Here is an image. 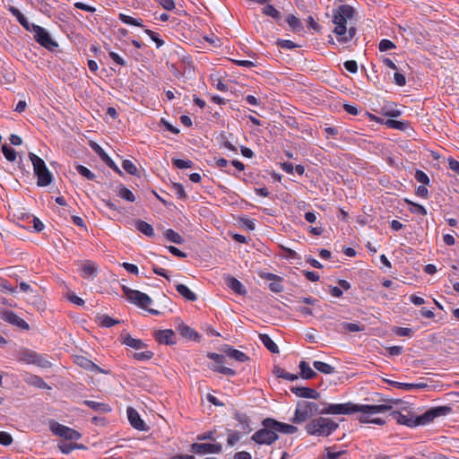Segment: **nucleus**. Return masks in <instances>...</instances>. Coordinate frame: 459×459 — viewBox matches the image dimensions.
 Masks as SVG:
<instances>
[{"label":"nucleus","mask_w":459,"mask_h":459,"mask_svg":"<svg viewBox=\"0 0 459 459\" xmlns=\"http://www.w3.org/2000/svg\"><path fill=\"white\" fill-rule=\"evenodd\" d=\"M121 288L126 299L141 308L147 309L148 306L152 303V299L143 292L132 290L126 285H122Z\"/></svg>","instance_id":"423d86ee"},{"label":"nucleus","mask_w":459,"mask_h":459,"mask_svg":"<svg viewBox=\"0 0 459 459\" xmlns=\"http://www.w3.org/2000/svg\"><path fill=\"white\" fill-rule=\"evenodd\" d=\"M300 374L304 379H312L316 376V373L309 367L306 361L299 363Z\"/></svg>","instance_id":"f704fd0d"},{"label":"nucleus","mask_w":459,"mask_h":459,"mask_svg":"<svg viewBox=\"0 0 459 459\" xmlns=\"http://www.w3.org/2000/svg\"><path fill=\"white\" fill-rule=\"evenodd\" d=\"M18 359L21 362L33 364L42 368H48L51 366V363L42 355L27 349L20 351Z\"/></svg>","instance_id":"6e6552de"},{"label":"nucleus","mask_w":459,"mask_h":459,"mask_svg":"<svg viewBox=\"0 0 459 459\" xmlns=\"http://www.w3.org/2000/svg\"><path fill=\"white\" fill-rule=\"evenodd\" d=\"M173 165L178 169H188L192 168L194 163L190 160L173 159Z\"/></svg>","instance_id":"3c124183"},{"label":"nucleus","mask_w":459,"mask_h":459,"mask_svg":"<svg viewBox=\"0 0 459 459\" xmlns=\"http://www.w3.org/2000/svg\"><path fill=\"white\" fill-rule=\"evenodd\" d=\"M122 342L134 350H142L146 347V344L140 339L133 338L127 333L121 334Z\"/></svg>","instance_id":"4be33fe9"},{"label":"nucleus","mask_w":459,"mask_h":459,"mask_svg":"<svg viewBox=\"0 0 459 459\" xmlns=\"http://www.w3.org/2000/svg\"><path fill=\"white\" fill-rule=\"evenodd\" d=\"M92 148L100 155V157L106 163L107 166H108L110 169H112L117 174H119V175L123 174L121 169L116 165V163L112 160V159L104 152V150L100 145H98L97 143H94Z\"/></svg>","instance_id":"aec40b11"},{"label":"nucleus","mask_w":459,"mask_h":459,"mask_svg":"<svg viewBox=\"0 0 459 459\" xmlns=\"http://www.w3.org/2000/svg\"><path fill=\"white\" fill-rule=\"evenodd\" d=\"M76 170L80 175H82V177L86 178L89 180H93L96 178L94 173H92L89 169L82 165H77Z\"/></svg>","instance_id":"09e8293b"},{"label":"nucleus","mask_w":459,"mask_h":459,"mask_svg":"<svg viewBox=\"0 0 459 459\" xmlns=\"http://www.w3.org/2000/svg\"><path fill=\"white\" fill-rule=\"evenodd\" d=\"M414 178L415 179L423 184V185H429V176L422 170L420 169H416L415 171V174H414Z\"/></svg>","instance_id":"864d4df0"},{"label":"nucleus","mask_w":459,"mask_h":459,"mask_svg":"<svg viewBox=\"0 0 459 459\" xmlns=\"http://www.w3.org/2000/svg\"><path fill=\"white\" fill-rule=\"evenodd\" d=\"M172 188L175 192V194L178 195L180 199H185L186 197V192L184 190V187L179 183H174L172 186Z\"/></svg>","instance_id":"bf43d9fd"},{"label":"nucleus","mask_w":459,"mask_h":459,"mask_svg":"<svg viewBox=\"0 0 459 459\" xmlns=\"http://www.w3.org/2000/svg\"><path fill=\"white\" fill-rule=\"evenodd\" d=\"M58 448L63 454H69L75 449V446H74V443L61 442L58 445Z\"/></svg>","instance_id":"0e129e2a"},{"label":"nucleus","mask_w":459,"mask_h":459,"mask_svg":"<svg viewBox=\"0 0 459 459\" xmlns=\"http://www.w3.org/2000/svg\"><path fill=\"white\" fill-rule=\"evenodd\" d=\"M263 429L255 432L251 439L259 445H271L278 439L274 429L266 426V419L262 421Z\"/></svg>","instance_id":"0eeeda50"},{"label":"nucleus","mask_w":459,"mask_h":459,"mask_svg":"<svg viewBox=\"0 0 459 459\" xmlns=\"http://www.w3.org/2000/svg\"><path fill=\"white\" fill-rule=\"evenodd\" d=\"M153 352L147 351L142 352H135L133 354V358L137 360H149L152 358Z\"/></svg>","instance_id":"13d9d810"},{"label":"nucleus","mask_w":459,"mask_h":459,"mask_svg":"<svg viewBox=\"0 0 459 459\" xmlns=\"http://www.w3.org/2000/svg\"><path fill=\"white\" fill-rule=\"evenodd\" d=\"M405 202L411 205V207L410 208V212H412V213H418V214H420L422 216H425L427 215V210L426 208L421 205V204H419L417 203H414V202H411L408 199H405Z\"/></svg>","instance_id":"79ce46f5"},{"label":"nucleus","mask_w":459,"mask_h":459,"mask_svg":"<svg viewBox=\"0 0 459 459\" xmlns=\"http://www.w3.org/2000/svg\"><path fill=\"white\" fill-rule=\"evenodd\" d=\"M321 412L323 414H351L358 412V404L352 403L326 404Z\"/></svg>","instance_id":"9d476101"},{"label":"nucleus","mask_w":459,"mask_h":459,"mask_svg":"<svg viewBox=\"0 0 459 459\" xmlns=\"http://www.w3.org/2000/svg\"><path fill=\"white\" fill-rule=\"evenodd\" d=\"M207 357L215 362V365H221L225 362V356L218 353H208Z\"/></svg>","instance_id":"e2e57ef3"},{"label":"nucleus","mask_w":459,"mask_h":459,"mask_svg":"<svg viewBox=\"0 0 459 459\" xmlns=\"http://www.w3.org/2000/svg\"><path fill=\"white\" fill-rule=\"evenodd\" d=\"M234 418L240 423L241 428L245 432L250 431L248 418L246 414L237 412Z\"/></svg>","instance_id":"de8ad7c7"},{"label":"nucleus","mask_w":459,"mask_h":459,"mask_svg":"<svg viewBox=\"0 0 459 459\" xmlns=\"http://www.w3.org/2000/svg\"><path fill=\"white\" fill-rule=\"evenodd\" d=\"M144 32L156 43L158 48L164 45V40L160 39L158 33L148 29L144 30Z\"/></svg>","instance_id":"5fc2aeb1"},{"label":"nucleus","mask_w":459,"mask_h":459,"mask_svg":"<svg viewBox=\"0 0 459 459\" xmlns=\"http://www.w3.org/2000/svg\"><path fill=\"white\" fill-rule=\"evenodd\" d=\"M337 428L338 424L331 419L319 417L307 424L306 430L309 435L327 437Z\"/></svg>","instance_id":"20e7f679"},{"label":"nucleus","mask_w":459,"mask_h":459,"mask_svg":"<svg viewBox=\"0 0 459 459\" xmlns=\"http://www.w3.org/2000/svg\"><path fill=\"white\" fill-rule=\"evenodd\" d=\"M313 366L316 370L324 374H333L335 371L333 366L319 360L314 361Z\"/></svg>","instance_id":"c9c22d12"},{"label":"nucleus","mask_w":459,"mask_h":459,"mask_svg":"<svg viewBox=\"0 0 459 459\" xmlns=\"http://www.w3.org/2000/svg\"><path fill=\"white\" fill-rule=\"evenodd\" d=\"M388 127L405 131L409 127V124L403 121H398L394 119H387L385 123Z\"/></svg>","instance_id":"ea45409f"},{"label":"nucleus","mask_w":459,"mask_h":459,"mask_svg":"<svg viewBox=\"0 0 459 459\" xmlns=\"http://www.w3.org/2000/svg\"><path fill=\"white\" fill-rule=\"evenodd\" d=\"M119 19L121 22H123L124 23L126 24H128V25H133V26H138V27H143V21L142 20H137V19H134L129 15H126V14H124V13H120L119 14Z\"/></svg>","instance_id":"c03bdc74"},{"label":"nucleus","mask_w":459,"mask_h":459,"mask_svg":"<svg viewBox=\"0 0 459 459\" xmlns=\"http://www.w3.org/2000/svg\"><path fill=\"white\" fill-rule=\"evenodd\" d=\"M163 236L169 241L180 245L184 242V238L175 230L168 229L163 232Z\"/></svg>","instance_id":"72a5a7b5"},{"label":"nucleus","mask_w":459,"mask_h":459,"mask_svg":"<svg viewBox=\"0 0 459 459\" xmlns=\"http://www.w3.org/2000/svg\"><path fill=\"white\" fill-rule=\"evenodd\" d=\"M223 352L230 359H233L239 362H245L249 359L247 354L230 346H226L223 350Z\"/></svg>","instance_id":"5701e85b"},{"label":"nucleus","mask_w":459,"mask_h":459,"mask_svg":"<svg viewBox=\"0 0 459 459\" xmlns=\"http://www.w3.org/2000/svg\"><path fill=\"white\" fill-rule=\"evenodd\" d=\"M259 340L264 345V347L270 351L272 353H279V348L277 344L271 339V337L266 333H260Z\"/></svg>","instance_id":"cd10ccee"},{"label":"nucleus","mask_w":459,"mask_h":459,"mask_svg":"<svg viewBox=\"0 0 459 459\" xmlns=\"http://www.w3.org/2000/svg\"><path fill=\"white\" fill-rule=\"evenodd\" d=\"M226 281L229 288H230L234 292L239 295H245L247 293V290L244 285L235 277L229 276Z\"/></svg>","instance_id":"393cba45"},{"label":"nucleus","mask_w":459,"mask_h":459,"mask_svg":"<svg viewBox=\"0 0 459 459\" xmlns=\"http://www.w3.org/2000/svg\"><path fill=\"white\" fill-rule=\"evenodd\" d=\"M342 328L348 332H361L364 331L365 325L361 324L343 322L342 324Z\"/></svg>","instance_id":"49530a36"},{"label":"nucleus","mask_w":459,"mask_h":459,"mask_svg":"<svg viewBox=\"0 0 459 459\" xmlns=\"http://www.w3.org/2000/svg\"><path fill=\"white\" fill-rule=\"evenodd\" d=\"M158 3L167 11H172L176 6L174 0H158Z\"/></svg>","instance_id":"338daca9"},{"label":"nucleus","mask_w":459,"mask_h":459,"mask_svg":"<svg viewBox=\"0 0 459 459\" xmlns=\"http://www.w3.org/2000/svg\"><path fill=\"white\" fill-rule=\"evenodd\" d=\"M176 329L180 333V335L184 338H186L189 340H197L200 337L199 334L195 330H193L191 327H189L186 325L179 324Z\"/></svg>","instance_id":"b1692460"},{"label":"nucleus","mask_w":459,"mask_h":459,"mask_svg":"<svg viewBox=\"0 0 459 459\" xmlns=\"http://www.w3.org/2000/svg\"><path fill=\"white\" fill-rule=\"evenodd\" d=\"M354 15V9L348 4H342L333 10V23L334 29L333 32L337 36L338 41L347 43L356 35L357 29L354 26L347 28L348 21Z\"/></svg>","instance_id":"f03ea898"},{"label":"nucleus","mask_w":459,"mask_h":459,"mask_svg":"<svg viewBox=\"0 0 459 459\" xmlns=\"http://www.w3.org/2000/svg\"><path fill=\"white\" fill-rule=\"evenodd\" d=\"M395 48H396V46L391 40L386 39H382L378 45V48L382 52L387 51L390 49H394Z\"/></svg>","instance_id":"6e6d98bb"},{"label":"nucleus","mask_w":459,"mask_h":459,"mask_svg":"<svg viewBox=\"0 0 459 459\" xmlns=\"http://www.w3.org/2000/svg\"><path fill=\"white\" fill-rule=\"evenodd\" d=\"M127 418L131 424V426L141 431H146L148 429L147 425L145 422L141 419L139 413L136 410H134L132 407L127 408Z\"/></svg>","instance_id":"4468645a"},{"label":"nucleus","mask_w":459,"mask_h":459,"mask_svg":"<svg viewBox=\"0 0 459 459\" xmlns=\"http://www.w3.org/2000/svg\"><path fill=\"white\" fill-rule=\"evenodd\" d=\"M394 333L398 336H407L410 337L412 333V329L406 327H394Z\"/></svg>","instance_id":"052dcab7"},{"label":"nucleus","mask_w":459,"mask_h":459,"mask_svg":"<svg viewBox=\"0 0 459 459\" xmlns=\"http://www.w3.org/2000/svg\"><path fill=\"white\" fill-rule=\"evenodd\" d=\"M286 22L293 32H299L303 29L301 21L294 14H289L286 18Z\"/></svg>","instance_id":"473e14b6"},{"label":"nucleus","mask_w":459,"mask_h":459,"mask_svg":"<svg viewBox=\"0 0 459 459\" xmlns=\"http://www.w3.org/2000/svg\"><path fill=\"white\" fill-rule=\"evenodd\" d=\"M403 411L405 413L399 411H393L390 415L397 423L411 428L419 425H426L437 417L446 416L452 411V408L446 405L433 407L418 417H414L411 411L405 409H403Z\"/></svg>","instance_id":"f257e3e1"},{"label":"nucleus","mask_w":459,"mask_h":459,"mask_svg":"<svg viewBox=\"0 0 459 459\" xmlns=\"http://www.w3.org/2000/svg\"><path fill=\"white\" fill-rule=\"evenodd\" d=\"M394 80L395 84H397L398 86H404L406 83L405 76L403 74L398 73V72L394 73Z\"/></svg>","instance_id":"774afa93"},{"label":"nucleus","mask_w":459,"mask_h":459,"mask_svg":"<svg viewBox=\"0 0 459 459\" xmlns=\"http://www.w3.org/2000/svg\"><path fill=\"white\" fill-rule=\"evenodd\" d=\"M343 65L345 69L351 74H356L358 71V64L354 60L345 61Z\"/></svg>","instance_id":"69168bd1"},{"label":"nucleus","mask_w":459,"mask_h":459,"mask_svg":"<svg viewBox=\"0 0 459 459\" xmlns=\"http://www.w3.org/2000/svg\"><path fill=\"white\" fill-rule=\"evenodd\" d=\"M265 279L273 280V281L269 284V288L273 292L280 293L283 290V286L281 283V277L273 273H267Z\"/></svg>","instance_id":"7c9ffc66"},{"label":"nucleus","mask_w":459,"mask_h":459,"mask_svg":"<svg viewBox=\"0 0 459 459\" xmlns=\"http://www.w3.org/2000/svg\"><path fill=\"white\" fill-rule=\"evenodd\" d=\"M392 410V405L389 404H379V405H368V404H358V412L364 414H377L383 413Z\"/></svg>","instance_id":"dca6fc26"},{"label":"nucleus","mask_w":459,"mask_h":459,"mask_svg":"<svg viewBox=\"0 0 459 459\" xmlns=\"http://www.w3.org/2000/svg\"><path fill=\"white\" fill-rule=\"evenodd\" d=\"M155 338L161 344L171 345L176 342L175 333L170 329L156 331Z\"/></svg>","instance_id":"a211bd4d"},{"label":"nucleus","mask_w":459,"mask_h":459,"mask_svg":"<svg viewBox=\"0 0 459 459\" xmlns=\"http://www.w3.org/2000/svg\"><path fill=\"white\" fill-rule=\"evenodd\" d=\"M29 159L32 163L33 171L37 177V185L40 187L49 186L52 183L53 176L46 166L45 161L33 152L29 153Z\"/></svg>","instance_id":"7ed1b4c3"},{"label":"nucleus","mask_w":459,"mask_h":459,"mask_svg":"<svg viewBox=\"0 0 459 459\" xmlns=\"http://www.w3.org/2000/svg\"><path fill=\"white\" fill-rule=\"evenodd\" d=\"M98 321L101 326L104 327H111L113 325H116L119 324V321L117 319L112 318L111 316L108 315H100L98 316Z\"/></svg>","instance_id":"58836bf2"},{"label":"nucleus","mask_w":459,"mask_h":459,"mask_svg":"<svg viewBox=\"0 0 459 459\" xmlns=\"http://www.w3.org/2000/svg\"><path fill=\"white\" fill-rule=\"evenodd\" d=\"M240 438V435L238 431L230 430L228 434L227 443L229 446H234Z\"/></svg>","instance_id":"4d7b16f0"},{"label":"nucleus","mask_w":459,"mask_h":459,"mask_svg":"<svg viewBox=\"0 0 459 459\" xmlns=\"http://www.w3.org/2000/svg\"><path fill=\"white\" fill-rule=\"evenodd\" d=\"M211 369L214 372H219L221 374L233 377L236 375V371L230 368L224 367L222 364L221 365H212Z\"/></svg>","instance_id":"37998d69"},{"label":"nucleus","mask_w":459,"mask_h":459,"mask_svg":"<svg viewBox=\"0 0 459 459\" xmlns=\"http://www.w3.org/2000/svg\"><path fill=\"white\" fill-rule=\"evenodd\" d=\"M122 167L130 175L134 176L138 172L136 166L129 160H124L122 162Z\"/></svg>","instance_id":"8fccbe9b"},{"label":"nucleus","mask_w":459,"mask_h":459,"mask_svg":"<svg viewBox=\"0 0 459 459\" xmlns=\"http://www.w3.org/2000/svg\"><path fill=\"white\" fill-rule=\"evenodd\" d=\"M176 290L182 297H184L187 300L195 301L197 299L196 294L190 290L189 288L185 284H177Z\"/></svg>","instance_id":"c85d7f7f"},{"label":"nucleus","mask_w":459,"mask_h":459,"mask_svg":"<svg viewBox=\"0 0 459 459\" xmlns=\"http://www.w3.org/2000/svg\"><path fill=\"white\" fill-rule=\"evenodd\" d=\"M135 228L137 230H139L141 233H143L146 237L152 238L155 235L152 226L144 221H141V220L136 221Z\"/></svg>","instance_id":"bb28decb"},{"label":"nucleus","mask_w":459,"mask_h":459,"mask_svg":"<svg viewBox=\"0 0 459 459\" xmlns=\"http://www.w3.org/2000/svg\"><path fill=\"white\" fill-rule=\"evenodd\" d=\"M276 45L281 48H286V49H294V48H299V45L295 44L291 40L281 39H279L276 41Z\"/></svg>","instance_id":"603ef678"},{"label":"nucleus","mask_w":459,"mask_h":459,"mask_svg":"<svg viewBox=\"0 0 459 459\" xmlns=\"http://www.w3.org/2000/svg\"><path fill=\"white\" fill-rule=\"evenodd\" d=\"M290 391L297 396L302 398H311L317 400L320 397V394L317 391L309 387L293 386L290 388Z\"/></svg>","instance_id":"6ab92c4d"},{"label":"nucleus","mask_w":459,"mask_h":459,"mask_svg":"<svg viewBox=\"0 0 459 459\" xmlns=\"http://www.w3.org/2000/svg\"><path fill=\"white\" fill-rule=\"evenodd\" d=\"M83 403L95 411L108 412L111 411L110 406L107 403H99V402L91 401V400H85V401H83Z\"/></svg>","instance_id":"2f4dec72"},{"label":"nucleus","mask_w":459,"mask_h":459,"mask_svg":"<svg viewBox=\"0 0 459 459\" xmlns=\"http://www.w3.org/2000/svg\"><path fill=\"white\" fill-rule=\"evenodd\" d=\"M222 450L221 444H204V443H194L191 445L190 451L197 455L205 454H220Z\"/></svg>","instance_id":"f8f14e48"},{"label":"nucleus","mask_w":459,"mask_h":459,"mask_svg":"<svg viewBox=\"0 0 459 459\" xmlns=\"http://www.w3.org/2000/svg\"><path fill=\"white\" fill-rule=\"evenodd\" d=\"M24 381L28 385H34L39 388H50L48 385L40 377L36 375L27 374L26 377H24Z\"/></svg>","instance_id":"a878e982"},{"label":"nucleus","mask_w":459,"mask_h":459,"mask_svg":"<svg viewBox=\"0 0 459 459\" xmlns=\"http://www.w3.org/2000/svg\"><path fill=\"white\" fill-rule=\"evenodd\" d=\"M266 426L274 429L275 433L281 432L284 434H294L298 431V428L287 423L280 422L272 418H266Z\"/></svg>","instance_id":"ddd939ff"},{"label":"nucleus","mask_w":459,"mask_h":459,"mask_svg":"<svg viewBox=\"0 0 459 459\" xmlns=\"http://www.w3.org/2000/svg\"><path fill=\"white\" fill-rule=\"evenodd\" d=\"M117 194L119 197H121L128 202H134V200H135V197H134V195L133 194V192L122 185L117 187Z\"/></svg>","instance_id":"4c0bfd02"},{"label":"nucleus","mask_w":459,"mask_h":459,"mask_svg":"<svg viewBox=\"0 0 459 459\" xmlns=\"http://www.w3.org/2000/svg\"><path fill=\"white\" fill-rule=\"evenodd\" d=\"M50 429L55 435L65 437L68 440H77L81 437V434L78 431L58 422H54Z\"/></svg>","instance_id":"9b49d317"},{"label":"nucleus","mask_w":459,"mask_h":459,"mask_svg":"<svg viewBox=\"0 0 459 459\" xmlns=\"http://www.w3.org/2000/svg\"><path fill=\"white\" fill-rule=\"evenodd\" d=\"M76 363L80 367H82L85 369H89V370L96 371V372H102L101 368L99 366H97L91 360L88 359L85 357H82V356L77 357Z\"/></svg>","instance_id":"c756f323"},{"label":"nucleus","mask_w":459,"mask_h":459,"mask_svg":"<svg viewBox=\"0 0 459 459\" xmlns=\"http://www.w3.org/2000/svg\"><path fill=\"white\" fill-rule=\"evenodd\" d=\"M12 443H13L12 436L5 431H0V444L3 446H9Z\"/></svg>","instance_id":"680f3d73"},{"label":"nucleus","mask_w":459,"mask_h":459,"mask_svg":"<svg viewBox=\"0 0 459 459\" xmlns=\"http://www.w3.org/2000/svg\"><path fill=\"white\" fill-rule=\"evenodd\" d=\"M2 319L5 322L13 325L15 326H18L23 330H29L30 325L27 322H25L23 319L19 317L13 311H4L2 316Z\"/></svg>","instance_id":"2eb2a0df"},{"label":"nucleus","mask_w":459,"mask_h":459,"mask_svg":"<svg viewBox=\"0 0 459 459\" xmlns=\"http://www.w3.org/2000/svg\"><path fill=\"white\" fill-rule=\"evenodd\" d=\"M81 275L87 280H92L98 273V265L90 260L85 261L81 266Z\"/></svg>","instance_id":"f3484780"},{"label":"nucleus","mask_w":459,"mask_h":459,"mask_svg":"<svg viewBox=\"0 0 459 459\" xmlns=\"http://www.w3.org/2000/svg\"><path fill=\"white\" fill-rule=\"evenodd\" d=\"M262 13L266 15L273 18L275 21L279 22L281 20V13L274 8L272 4H266L263 10Z\"/></svg>","instance_id":"e433bc0d"},{"label":"nucleus","mask_w":459,"mask_h":459,"mask_svg":"<svg viewBox=\"0 0 459 459\" xmlns=\"http://www.w3.org/2000/svg\"><path fill=\"white\" fill-rule=\"evenodd\" d=\"M274 373L278 377L290 381H294L299 378L298 375L289 373L285 369L279 367L275 368Z\"/></svg>","instance_id":"a19ab883"},{"label":"nucleus","mask_w":459,"mask_h":459,"mask_svg":"<svg viewBox=\"0 0 459 459\" xmlns=\"http://www.w3.org/2000/svg\"><path fill=\"white\" fill-rule=\"evenodd\" d=\"M34 33L35 40L42 47L48 50H53L54 48L58 47V44L52 39L48 31L43 27L31 24V30Z\"/></svg>","instance_id":"1a4fd4ad"},{"label":"nucleus","mask_w":459,"mask_h":459,"mask_svg":"<svg viewBox=\"0 0 459 459\" xmlns=\"http://www.w3.org/2000/svg\"><path fill=\"white\" fill-rule=\"evenodd\" d=\"M319 405L314 402H299L291 421L293 423H301L311 418L315 414H323Z\"/></svg>","instance_id":"39448f33"},{"label":"nucleus","mask_w":459,"mask_h":459,"mask_svg":"<svg viewBox=\"0 0 459 459\" xmlns=\"http://www.w3.org/2000/svg\"><path fill=\"white\" fill-rule=\"evenodd\" d=\"M387 384L391 385L394 387H396L398 389H403V390H412V389H424L428 387V384L425 382H419V383H401L396 382L389 379H384Z\"/></svg>","instance_id":"412c9836"},{"label":"nucleus","mask_w":459,"mask_h":459,"mask_svg":"<svg viewBox=\"0 0 459 459\" xmlns=\"http://www.w3.org/2000/svg\"><path fill=\"white\" fill-rule=\"evenodd\" d=\"M2 152L5 157V159L9 161H14L17 158V152L12 147H9L7 144H4L2 146Z\"/></svg>","instance_id":"a18cd8bd"}]
</instances>
